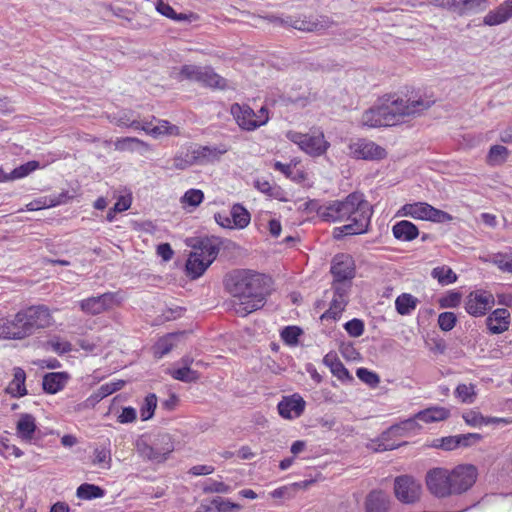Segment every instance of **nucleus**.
Returning a JSON list of instances; mask_svg holds the SVG:
<instances>
[{
    "label": "nucleus",
    "mask_w": 512,
    "mask_h": 512,
    "mask_svg": "<svg viewBox=\"0 0 512 512\" xmlns=\"http://www.w3.org/2000/svg\"><path fill=\"white\" fill-rule=\"evenodd\" d=\"M303 333L302 329L298 326H286L281 331V338L282 340L290 345L294 346L298 343L300 335Z\"/></svg>",
    "instance_id": "nucleus-51"
},
{
    "label": "nucleus",
    "mask_w": 512,
    "mask_h": 512,
    "mask_svg": "<svg viewBox=\"0 0 512 512\" xmlns=\"http://www.w3.org/2000/svg\"><path fill=\"white\" fill-rule=\"evenodd\" d=\"M304 399L298 395L293 394L288 397H284L277 406L280 416L285 419H294L302 415L305 409Z\"/></svg>",
    "instance_id": "nucleus-17"
},
{
    "label": "nucleus",
    "mask_w": 512,
    "mask_h": 512,
    "mask_svg": "<svg viewBox=\"0 0 512 512\" xmlns=\"http://www.w3.org/2000/svg\"><path fill=\"white\" fill-rule=\"evenodd\" d=\"M453 220V216L449 213L437 209L429 204L428 206V216L426 221H431L434 223H447Z\"/></svg>",
    "instance_id": "nucleus-52"
},
{
    "label": "nucleus",
    "mask_w": 512,
    "mask_h": 512,
    "mask_svg": "<svg viewBox=\"0 0 512 512\" xmlns=\"http://www.w3.org/2000/svg\"><path fill=\"white\" fill-rule=\"evenodd\" d=\"M125 385V381L118 380L116 382H109L101 385L98 390L100 391V394L102 397H107L111 395L112 393L122 389Z\"/></svg>",
    "instance_id": "nucleus-63"
},
{
    "label": "nucleus",
    "mask_w": 512,
    "mask_h": 512,
    "mask_svg": "<svg viewBox=\"0 0 512 512\" xmlns=\"http://www.w3.org/2000/svg\"><path fill=\"white\" fill-rule=\"evenodd\" d=\"M390 507V498L382 490H372L365 499L366 512H387Z\"/></svg>",
    "instance_id": "nucleus-24"
},
{
    "label": "nucleus",
    "mask_w": 512,
    "mask_h": 512,
    "mask_svg": "<svg viewBox=\"0 0 512 512\" xmlns=\"http://www.w3.org/2000/svg\"><path fill=\"white\" fill-rule=\"evenodd\" d=\"M199 83L211 88L224 89L226 87V80L209 66L204 67Z\"/></svg>",
    "instance_id": "nucleus-36"
},
{
    "label": "nucleus",
    "mask_w": 512,
    "mask_h": 512,
    "mask_svg": "<svg viewBox=\"0 0 512 512\" xmlns=\"http://www.w3.org/2000/svg\"><path fill=\"white\" fill-rule=\"evenodd\" d=\"M76 495L80 499L92 500L103 497L105 491L97 485L84 483L77 488Z\"/></svg>",
    "instance_id": "nucleus-40"
},
{
    "label": "nucleus",
    "mask_w": 512,
    "mask_h": 512,
    "mask_svg": "<svg viewBox=\"0 0 512 512\" xmlns=\"http://www.w3.org/2000/svg\"><path fill=\"white\" fill-rule=\"evenodd\" d=\"M225 287L240 300L236 312L246 316L265 305L271 289V278L253 270L237 269L226 276Z\"/></svg>",
    "instance_id": "nucleus-1"
},
{
    "label": "nucleus",
    "mask_w": 512,
    "mask_h": 512,
    "mask_svg": "<svg viewBox=\"0 0 512 512\" xmlns=\"http://www.w3.org/2000/svg\"><path fill=\"white\" fill-rule=\"evenodd\" d=\"M104 311L110 310L118 306L123 301L119 292H107L98 296Z\"/></svg>",
    "instance_id": "nucleus-50"
},
{
    "label": "nucleus",
    "mask_w": 512,
    "mask_h": 512,
    "mask_svg": "<svg viewBox=\"0 0 512 512\" xmlns=\"http://www.w3.org/2000/svg\"><path fill=\"white\" fill-rule=\"evenodd\" d=\"M494 263L505 272L512 273V253L497 254L494 257Z\"/></svg>",
    "instance_id": "nucleus-62"
},
{
    "label": "nucleus",
    "mask_w": 512,
    "mask_h": 512,
    "mask_svg": "<svg viewBox=\"0 0 512 512\" xmlns=\"http://www.w3.org/2000/svg\"><path fill=\"white\" fill-rule=\"evenodd\" d=\"M495 304L494 295L486 290H475L469 293L465 301V310L474 317L483 316Z\"/></svg>",
    "instance_id": "nucleus-10"
},
{
    "label": "nucleus",
    "mask_w": 512,
    "mask_h": 512,
    "mask_svg": "<svg viewBox=\"0 0 512 512\" xmlns=\"http://www.w3.org/2000/svg\"><path fill=\"white\" fill-rule=\"evenodd\" d=\"M510 319L506 308H498L486 318V325L491 334H501L509 329Z\"/></svg>",
    "instance_id": "nucleus-21"
},
{
    "label": "nucleus",
    "mask_w": 512,
    "mask_h": 512,
    "mask_svg": "<svg viewBox=\"0 0 512 512\" xmlns=\"http://www.w3.org/2000/svg\"><path fill=\"white\" fill-rule=\"evenodd\" d=\"M70 376L67 372H50L44 375L42 386L43 390L49 394H56L61 391Z\"/></svg>",
    "instance_id": "nucleus-26"
},
{
    "label": "nucleus",
    "mask_w": 512,
    "mask_h": 512,
    "mask_svg": "<svg viewBox=\"0 0 512 512\" xmlns=\"http://www.w3.org/2000/svg\"><path fill=\"white\" fill-rule=\"evenodd\" d=\"M157 407V396L154 393L148 394L144 403L140 408V415L143 421L149 420L153 417L155 409Z\"/></svg>",
    "instance_id": "nucleus-47"
},
{
    "label": "nucleus",
    "mask_w": 512,
    "mask_h": 512,
    "mask_svg": "<svg viewBox=\"0 0 512 512\" xmlns=\"http://www.w3.org/2000/svg\"><path fill=\"white\" fill-rule=\"evenodd\" d=\"M428 206L426 202L407 203L401 207L399 214L417 220H427Z\"/></svg>",
    "instance_id": "nucleus-31"
},
{
    "label": "nucleus",
    "mask_w": 512,
    "mask_h": 512,
    "mask_svg": "<svg viewBox=\"0 0 512 512\" xmlns=\"http://www.w3.org/2000/svg\"><path fill=\"white\" fill-rule=\"evenodd\" d=\"M333 25V21L327 16H310L297 18L293 21L292 27L306 32L322 33Z\"/></svg>",
    "instance_id": "nucleus-16"
},
{
    "label": "nucleus",
    "mask_w": 512,
    "mask_h": 512,
    "mask_svg": "<svg viewBox=\"0 0 512 512\" xmlns=\"http://www.w3.org/2000/svg\"><path fill=\"white\" fill-rule=\"evenodd\" d=\"M434 100L396 98L381 105H374L363 112L360 123L363 127L378 128L402 123L406 117H415L429 109Z\"/></svg>",
    "instance_id": "nucleus-2"
},
{
    "label": "nucleus",
    "mask_w": 512,
    "mask_h": 512,
    "mask_svg": "<svg viewBox=\"0 0 512 512\" xmlns=\"http://www.w3.org/2000/svg\"><path fill=\"white\" fill-rule=\"evenodd\" d=\"M204 67L197 65H183L178 71L174 69L172 72V77L177 79L178 81L190 80L195 82H200L202 71Z\"/></svg>",
    "instance_id": "nucleus-33"
},
{
    "label": "nucleus",
    "mask_w": 512,
    "mask_h": 512,
    "mask_svg": "<svg viewBox=\"0 0 512 512\" xmlns=\"http://www.w3.org/2000/svg\"><path fill=\"white\" fill-rule=\"evenodd\" d=\"M344 329L351 337H359L364 332V322L361 319L354 318L344 324Z\"/></svg>",
    "instance_id": "nucleus-58"
},
{
    "label": "nucleus",
    "mask_w": 512,
    "mask_h": 512,
    "mask_svg": "<svg viewBox=\"0 0 512 512\" xmlns=\"http://www.w3.org/2000/svg\"><path fill=\"white\" fill-rule=\"evenodd\" d=\"M204 199V193L199 189H189L182 197V202L197 207Z\"/></svg>",
    "instance_id": "nucleus-55"
},
{
    "label": "nucleus",
    "mask_w": 512,
    "mask_h": 512,
    "mask_svg": "<svg viewBox=\"0 0 512 512\" xmlns=\"http://www.w3.org/2000/svg\"><path fill=\"white\" fill-rule=\"evenodd\" d=\"M352 286V280H339L333 279L332 290L333 296L348 299L349 291Z\"/></svg>",
    "instance_id": "nucleus-54"
},
{
    "label": "nucleus",
    "mask_w": 512,
    "mask_h": 512,
    "mask_svg": "<svg viewBox=\"0 0 512 512\" xmlns=\"http://www.w3.org/2000/svg\"><path fill=\"white\" fill-rule=\"evenodd\" d=\"M512 18V0H506L495 10L489 11L484 17V24L495 26L502 24Z\"/></svg>",
    "instance_id": "nucleus-25"
},
{
    "label": "nucleus",
    "mask_w": 512,
    "mask_h": 512,
    "mask_svg": "<svg viewBox=\"0 0 512 512\" xmlns=\"http://www.w3.org/2000/svg\"><path fill=\"white\" fill-rule=\"evenodd\" d=\"M419 419L416 418V415L412 418L406 419L402 421L401 423L397 425H393L390 427L389 431L387 433L382 434V438L380 441H378L372 448L376 452L381 451H387V450H393L396 448V445L384 443L383 440L385 439L387 434H393V435H403V433L408 432H415L418 429H420V425L418 424Z\"/></svg>",
    "instance_id": "nucleus-15"
},
{
    "label": "nucleus",
    "mask_w": 512,
    "mask_h": 512,
    "mask_svg": "<svg viewBox=\"0 0 512 512\" xmlns=\"http://www.w3.org/2000/svg\"><path fill=\"white\" fill-rule=\"evenodd\" d=\"M455 395L463 403H467V404L473 403L475 400V397H476L474 385L459 384L456 387Z\"/></svg>",
    "instance_id": "nucleus-49"
},
{
    "label": "nucleus",
    "mask_w": 512,
    "mask_h": 512,
    "mask_svg": "<svg viewBox=\"0 0 512 512\" xmlns=\"http://www.w3.org/2000/svg\"><path fill=\"white\" fill-rule=\"evenodd\" d=\"M417 304L418 299L408 293H402L395 300V308L400 315H409L415 310Z\"/></svg>",
    "instance_id": "nucleus-37"
},
{
    "label": "nucleus",
    "mask_w": 512,
    "mask_h": 512,
    "mask_svg": "<svg viewBox=\"0 0 512 512\" xmlns=\"http://www.w3.org/2000/svg\"><path fill=\"white\" fill-rule=\"evenodd\" d=\"M509 151L505 146L493 145L487 155V163L491 166H499L506 162Z\"/></svg>",
    "instance_id": "nucleus-42"
},
{
    "label": "nucleus",
    "mask_w": 512,
    "mask_h": 512,
    "mask_svg": "<svg viewBox=\"0 0 512 512\" xmlns=\"http://www.w3.org/2000/svg\"><path fill=\"white\" fill-rule=\"evenodd\" d=\"M350 200L353 202L351 210L348 212L345 221L350 223L336 227L333 231L334 238L339 239L342 235H358L368 231L370 226L373 209L370 203L365 200L361 193H351Z\"/></svg>",
    "instance_id": "nucleus-3"
},
{
    "label": "nucleus",
    "mask_w": 512,
    "mask_h": 512,
    "mask_svg": "<svg viewBox=\"0 0 512 512\" xmlns=\"http://www.w3.org/2000/svg\"><path fill=\"white\" fill-rule=\"evenodd\" d=\"M202 491L205 494H210V493L227 494L232 491V487L225 484L222 481H218V480L209 478L203 483Z\"/></svg>",
    "instance_id": "nucleus-45"
},
{
    "label": "nucleus",
    "mask_w": 512,
    "mask_h": 512,
    "mask_svg": "<svg viewBox=\"0 0 512 512\" xmlns=\"http://www.w3.org/2000/svg\"><path fill=\"white\" fill-rule=\"evenodd\" d=\"M19 321H22L28 336L37 330L46 328L52 323V316L48 307L44 305L30 306L18 312Z\"/></svg>",
    "instance_id": "nucleus-5"
},
{
    "label": "nucleus",
    "mask_w": 512,
    "mask_h": 512,
    "mask_svg": "<svg viewBox=\"0 0 512 512\" xmlns=\"http://www.w3.org/2000/svg\"><path fill=\"white\" fill-rule=\"evenodd\" d=\"M287 138L311 156L323 155L330 145L321 131L312 134L290 131L287 133Z\"/></svg>",
    "instance_id": "nucleus-6"
},
{
    "label": "nucleus",
    "mask_w": 512,
    "mask_h": 512,
    "mask_svg": "<svg viewBox=\"0 0 512 512\" xmlns=\"http://www.w3.org/2000/svg\"><path fill=\"white\" fill-rule=\"evenodd\" d=\"M357 377L364 383L368 384L371 387H375L379 384L380 378L379 376L367 368H358L356 371Z\"/></svg>",
    "instance_id": "nucleus-57"
},
{
    "label": "nucleus",
    "mask_w": 512,
    "mask_h": 512,
    "mask_svg": "<svg viewBox=\"0 0 512 512\" xmlns=\"http://www.w3.org/2000/svg\"><path fill=\"white\" fill-rule=\"evenodd\" d=\"M201 254L191 252L186 262V274L193 279L200 277L210 265H206V260L201 258Z\"/></svg>",
    "instance_id": "nucleus-30"
},
{
    "label": "nucleus",
    "mask_w": 512,
    "mask_h": 512,
    "mask_svg": "<svg viewBox=\"0 0 512 512\" xmlns=\"http://www.w3.org/2000/svg\"><path fill=\"white\" fill-rule=\"evenodd\" d=\"M394 492L399 501L411 504L419 500L421 485L411 476H399L394 481Z\"/></svg>",
    "instance_id": "nucleus-11"
},
{
    "label": "nucleus",
    "mask_w": 512,
    "mask_h": 512,
    "mask_svg": "<svg viewBox=\"0 0 512 512\" xmlns=\"http://www.w3.org/2000/svg\"><path fill=\"white\" fill-rule=\"evenodd\" d=\"M193 249V252L201 254V258L206 260V265H211L219 253V241L217 238H200L193 244Z\"/></svg>",
    "instance_id": "nucleus-22"
},
{
    "label": "nucleus",
    "mask_w": 512,
    "mask_h": 512,
    "mask_svg": "<svg viewBox=\"0 0 512 512\" xmlns=\"http://www.w3.org/2000/svg\"><path fill=\"white\" fill-rule=\"evenodd\" d=\"M170 375L178 381H182L185 383L196 382L200 378V374L191 369V367H180L177 369H173L170 371Z\"/></svg>",
    "instance_id": "nucleus-43"
},
{
    "label": "nucleus",
    "mask_w": 512,
    "mask_h": 512,
    "mask_svg": "<svg viewBox=\"0 0 512 512\" xmlns=\"http://www.w3.org/2000/svg\"><path fill=\"white\" fill-rule=\"evenodd\" d=\"M230 112L241 129L254 131L258 128L254 118L255 111L250 106L234 103L231 105Z\"/></svg>",
    "instance_id": "nucleus-18"
},
{
    "label": "nucleus",
    "mask_w": 512,
    "mask_h": 512,
    "mask_svg": "<svg viewBox=\"0 0 512 512\" xmlns=\"http://www.w3.org/2000/svg\"><path fill=\"white\" fill-rule=\"evenodd\" d=\"M450 412L443 407H430L416 414V418L425 423L437 422L446 419Z\"/></svg>",
    "instance_id": "nucleus-34"
},
{
    "label": "nucleus",
    "mask_w": 512,
    "mask_h": 512,
    "mask_svg": "<svg viewBox=\"0 0 512 512\" xmlns=\"http://www.w3.org/2000/svg\"><path fill=\"white\" fill-rule=\"evenodd\" d=\"M431 276L434 279H437L439 284L441 285H449L457 281V275L456 273L448 266H439L435 267L432 272Z\"/></svg>",
    "instance_id": "nucleus-41"
},
{
    "label": "nucleus",
    "mask_w": 512,
    "mask_h": 512,
    "mask_svg": "<svg viewBox=\"0 0 512 512\" xmlns=\"http://www.w3.org/2000/svg\"><path fill=\"white\" fill-rule=\"evenodd\" d=\"M352 206L353 202L350 200L349 194L344 200H332L319 206L316 212L323 221L341 222L349 216L348 212Z\"/></svg>",
    "instance_id": "nucleus-7"
},
{
    "label": "nucleus",
    "mask_w": 512,
    "mask_h": 512,
    "mask_svg": "<svg viewBox=\"0 0 512 512\" xmlns=\"http://www.w3.org/2000/svg\"><path fill=\"white\" fill-rule=\"evenodd\" d=\"M426 484L429 491L437 497H447L452 494L449 471L443 468L430 470L426 476Z\"/></svg>",
    "instance_id": "nucleus-12"
},
{
    "label": "nucleus",
    "mask_w": 512,
    "mask_h": 512,
    "mask_svg": "<svg viewBox=\"0 0 512 512\" xmlns=\"http://www.w3.org/2000/svg\"><path fill=\"white\" fill-rule=\"evenodd\" d=\"M93 463L102 466L103 468H110L111 455L110 451L105 448H96L94 450Z\"/></svg>",
    "instance_id": "nucleus-60"
},
{
    "label": "nucleus",
    "mask_w": 512,
    "mask_h": 512,
    "mask_svg": "<svg viewBox=\"0 0 512 512\" xmlns=\"http://www.w3.org/2000/svg\"><path fill=\"white\" fill-rule=\"evenodd\" d=\"M193 148L196 152L197 165H206L219 161L221 156L228 151L225 145L208 146L194 144Z\"/></svg>",
    "instance_id": "nucleus-20"
},
{
    "label": "nucleus",
    "mask_w": 512,
    "mask_h": 512,
    "mask_svg": "<svg viewBox=\"0 0 512 512\" xmlns=\"http://www.w3.org/2000/svg\"><path fill=\"white\" fill-rule=\"evenodd\" d=\"M47 345L59 355H63L72 351L71 343L68 341H61L59 338H53L49 340Z\"/></svg>",
    "instance_id": "nucleus-61"
},
{
    "label": "nucleus",
    "mask_w": 512,
    "mask_h": 512,
    "mask_svg": "<svg viewBox=\"0 0 512 512\" xmlns=\"http://www.w3.org/2000/svg\"><path fill=\"white\" fill-rule=\"evenodd\" d=\"M477 478V470L473 465H459L449 472L452 494H461L470 489Z\"/></svg>",
    "instance_id": "nucleus-8"
},
{
    "label": "nucleus",
    "mask_w": 512,
    "mask_h": 512,
    "mask_svg": "<svg viewBox=\"0 0 512 512\" xmlns=\"http://www.w3.org/2000/svg\"><path fill=\"white\" fill-rule=\"evenodd\" d=\"M158 124L152 129V136L158 137L161 135H179L180 130L176 125L171 124L166 120H158Z\"/></svg>",
    "instance_id": "nucleus-48"
},
{
    "label": "nucleus",
    "mask_w": 512,
    "mask_h": 512,
    "mask_svg": "<svg viewBox=\"0 0 512 512\" xmlns=\"http://www.w3.org/2000/svg\"><path fill=\"white\" fill-rule=\"evenodd\" d=\"M216 502H217L216 506H217L218 512H232L235 510L238 511L242 508V506L240 504L231 502V501L224 499L220 496L216 497Z\"/></svg>",
    "instance_id": "nucleus-64"
},
{
    "label": "nucleus",
    "mask_w": 512,
    "mask_h": 512,
    "mask_svg": "<svg viewBox=\"0 0 512 512\" xmlns=\"http://www.w3.org/2000/svg\"><path fill=\"white\" fill-rule=\"evenodd\" d=\"M156 10L163 16L172 20L182 21L186 19V15L176 13L175 10L168 3H165L163 0L157 1Z\"/></svg>",
    "instance_id": "nucleus-53"
},
{
    "label": "nucleus",
    "mask_w": 512,
    "mask_h": 512,
    "mask_svg": "<svg viewBox=\"0 0 512 512\" xmlns=\"http://www.w3.org/2000/svg\"><path fill=\"white\" fill-rule=\"evenodd\" d=\"M457 322V317L453 312H443L438 316V325L443 331L452 330Z\"/></svg>",
    "instance_id": "nucleus-56"
},
{
    "label": "nucleus",
    "mask_w": 512,
    "mask_h": 512,
    "mask_svg": "<svg viewBox=\"0 0 512 512\" xmlns=\"http://www.w3.org/2000/svg\"><path fill=\"white\" fill-rule=\"evenodd\" d=\"M37 426L35 417L31 414H21L16 425V433L23 441L31 442L34 438Z\"/></svg>",
    "instance_id": "nucleus-27"
},
{
    "label": "nucleus",
    "mask_w": 512,
    "mask_h": 512,
    "mask_svg": "<svg viewBox=\"0 0 512 512\" xmlns=\"http://www.w3.org/2000/svg\"><path fill=\"white\" fill-rule=\"evenodd\" d=\"M233 228L243 229L250 223V213L240 204H234L230 210Z\"/></svg>",
    "instance_id": "nucleus-35"
},
{
    "label": "nucleus",
    "mask_w": 512,
    "mask_h": 512,
    "mask_svg": "<svg viewBox=\"0 0 512 512\" xmlns=\"http://www.w3.org/2000/svg\"><path fill=\"white\" fill-rule=\"evenodd\" d=\"M115 149L118 151H135L143 148L149 150V145L135 137L118 138L115 143Z\"/></svg>",
    "instance_id": "nucleus-38"
},
{
    "label": "nucleus",
    "mask_w": 512,
    "mask_h": 512,
    "mask_svg": "<svg viewBox=\"0 0 512 512\" xmlns=\"http://www.w3.org/2000/svg\"><path fill=\"white\" fill-rule=\"evenodd\" d=\"M436 4L458 15L478 13L488 7L487 0H436Z\"/></svg>",
    "instance_id": "nucleus-13"
},
{
    "label": "nucleus",
    "mask_w": 512,
    "mask_h": 512,
    "mask_svg": "<svg viewBox=\"0 0 512 512\" xmlns=\"http://www.w3.org/2000/svg\"><path fill=\"white\" fill-rule=\"evenodd\" d=\"M393 236L400 241H412L419 235L417 226L407 220H402L394 224L392 227Z\"/></svg>",
    "instance_id": "nucleus-28"
},
{
    "label": "nucleus",
    "mask_w": 512,
    "mask_h": 512,
    "mask_svg": "<svg viewBox=\"0 0 512 512\" xmlns=\"http://www.w3.org/2000/svg\"><path fill=\"white\" fill-rule=\"evenodd\" d=\"M193 143L181 147L172 159V168L176 170H186L189 167L197 165L196 152Z\"/></svg>",
    "instance_id": "nucleus-23"
},
{
    "label": "nucleus",
    "mask_w": 512,
    "mask_h": 512,
    "mask_svg": "<svg viewBox=\"0 0 512 512\" xmlns=\"http://www.w3.org/2000/svg\"><path fill=\"white\" fill-rule=\"evenodd\" d=\"M80 308L84 313L89 315H98L105 312L98 296L83 299L80 301Z\"/></svg>",
    "instance_id": "nucleus-46"
},
{
    "label": "nucleus",
    "mask_w": 512,
    "mask_h": 512,
    "mask_svg": "<svg viewBox=\"0 0 512 512\" xmlns=\"http://www.w3.org/2000/svg\"><path fill=\"white\" fill-rule=\"evenodd\" d=\"M39 167H40V163L38 161H35V160L28 161L27 163L16 167L9 173L10 181L24 178V177L28 176L30 173H32L33 171L37 170Z\"/></svg>",
    "instance_id": "nucleus-44"
},
{
    "label": "nucleus",
    "mask_w": 512,
    "mask_h": 512,
    "mask_svg": "<svg viewBox=\"0 0 512 512\" xmlns=\"http://www.w3.org/2000/svg\"><path fill=\"white\" fill-rule=\"evenodd\" d=\"M330 271L336 281L352 280L356 274L354 259L349 254H337L333 257Z\"/></svg>",
    "instance_id": "nucleus-14"
},
{
    "label": "nucleus",
    "mask_w": 512,
    "mask_h": 512,
    "mask_svg": "<svg viewBox=\"0 0 512 512\" xmlns=\"http://www.w3.org/2000/svg\"><path fill=\"white\" fill-rule=\"evenodd\" d=\"M13 379L8 385V392L14 397H22L27 394L25 387L26 374L25 371L20 368H14Z\"/></svg>",
    "instance_id": "nucleus-32"
},
{
    "label": "nucleus",
    "mask_w": 512,
    "mask_h": 512,
    "mask_svg": "<svg viewBox=\"0 0 512 512\" xmlns=\"http://www.w3.org/2000/svg\"><path fill=\"white\" fill-rule=\"evenodd\" d=\"M331 373L337 377L340 381H352L353 377L347 370V368L343 365V363L339 360L338 362H333L331 364Z\"/></svg>",
    "instance_id": "nucleus-59"
},
{
    "label": "nucleus",
    "mask_w": 512,
    "mask_h": 512,
    "mask_svg": "<svg viewBox=\"0 0 512 512\" xmlns=\"http://www.w3.org/2000/svg\"><path fill=\"white\" fill-rule=\"evenodd\" d=\"M136 449L142 458L160 463L167 459L174 445L168 434H160L152 444L142 438L138 439Z\"/></svg>",
    "instance_id": "nucleus-4"
},
{
    "label": "nucleus",
    "mask_w": 512,
    "mask_h": 512,
    "mask_svg": "<svg viewBox=\"0 0 512 512\" xmlns=\"http://www.w3.org/2000/svg\"><path fill=\"white\" fill-rule=\"evenodd\" d=\"M182 334L169 333L161 337L153 346L154 356L158 359L167 355L177 345V340Z\"/></svg>",
    "instance_id": "nucleus-29"
},
{
    "label": "nucleus",
    "mask_w": 512,
    "mask_h": 512,
    "mask_svg": "<svg viewBox=\"0 0 512 512\" xmlns=\"http://www.w3.org/2000/svg\"><path fill=\"white\" fill-rule=\"evenodd\" d=\"M347 304L348 299L333 296L329 309L322 314L321 319H339Z\"/></svg>",
    "instance_id": "nucleus-39"
},
{
    "label": "nucleus",
    "mask_w": 512,
    "mask_h": 512,
    "mask_svg": "<svg viewBox=\"0 0 512 512\" xmlns=\"http://www.w3.org/2000/svg\"><path fill=\"white\" fill-rule=\"evenodd\" d=\"M28 337V333L22 321H19L18 313L13 318L0 319V338L21 340Z\"/></svg>",
    "instance_id": "nucleus-19"
},
{
    "label": "nucleus",
    "mask_w": 512,
    "mask_h": 512,
    "mask_svg": "<svg viewBox=\"0 0 512 512\" xmlns=\"http://www.w3.org/2000/svg\"><path fill=\"white\" fill-rule=\"evenodd\" d=\"M349 155L355 159L362 160H381L386 157V151L375 142L359 138L352 141L349 146Z\"/></svg>",
    "instance_id": "nucleus-9"
}]
</instances>
